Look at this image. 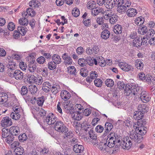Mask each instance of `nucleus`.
I'll use <instances>...</instances> for the list:
<instances>
[{
  "instance_id": "f257e3e1",
  "label": "nucleus",
  "mask_w": 155,
  "mask_h": 155,
  "mask_svg": "<svg viewBox=\"0 0 155 155\" xmlns=\"http://www.w3.org/2000/svg\"><path fill=\"white\" fill-rule=\"evenodd\" d=\"M120 136L114 132L110 133L108 135L106 140V143L101 144L103 146L100 147L101 150H105L106 147L111 148L114 146L117 143H119L124 149H129L130 148L132 144H134L128 137H126L123 138V140L120 143Z\"/></svg>"
},
{
  "instance_id": "f03ea898",
  "label": "nucleus",
  "mask_w": 155,
  "mask_h": 155,
  "mask_svg": "<svg viewBox=\"0 0 155 155\" xmlns=\"http://www.w3.org/2000/svg\"><path fill=\"white\" fill-rule=\"evenodd\" d=\"M54 128L56 131L63 133L65 139H70L73 136V134L72 132L69 131L68 127L63 122L60 120L58 121L55 124Z\"/></svg>"
},
{
  "instance_id": "7ed1b4c3",
  "label": "nucleus",
  "mask_w": 155,
  "mask_h": 155,
  "mask_svg": "<svg viewBox=\"0 0 155 155\" xmlns=\"http://www.w3.org/2000/svg\"><path fill=\"white\" fill-rule=\"evenodd\" d=\"M117 87L119 89H124L125 86V91L126 93V95L128 96L130 94L134 95H138V93L137 91V87L135 88L134 86L132 85H126L125 86V84L123 82L119 81H117Z\"/></svg>"
},
{
  "instance_id": "20e7f679",
  "label": "nucleus",
  "mask_w": 155,
  "mask_h": 155,
  "mask_svg": "<svg viewBox=\"0 0 155 155\" xmlns=\"http://www.w3.org/2000/svg\"><path fill=\"white\" fill-rule=\"evenodd\" d=\"M129 138L135 145L137 143H140L143 139L141 136L138 135L137 132L133 131L130 132Z\"/></svg>"
},
{
  "instance_id": "39448f33",
  "label": "nucleus",
  "mask_w": 155,
  "mask_h": 155,
  "mask_svg": "<svg viewBox=\"0 0 155 155\" xmlns=\"http://www.w3.org/2000/svg\"><path fill=\"white\" fill-rule=\"evenodd\" d=\"M9 75L12 78H14L16 80H21L22 79L23 74L20 70H16L13 73H10Z\"/></svg>"
},
{
  "instance_id": "423d86ee",
  "label": "nucleus",
  "mask_w": 155,
  "mask_h": 155,
  "mask_svg": "<svg viewBox=\"0 0 155 155\" xmlns=\"http://www.w3.org/2000/svg\"><path fill=\"white\" fill-rule=\"evenodd\" d=\"M46 122L48 125H51L58 121L57 117L53 114H50L46 117Z\"/></svg>"
},
{
  "instance_id": "0eeeda50",
  "label": "nucleus",
  "mask_w": 155,
  "mask_h": 155,
  "mask_svg": "<svg viewBox=\"0 0 155 155\" xmlns=\"http://www.w3.org/2000/svg\"><path fill=\"white\" fill-rule=\"evenodd\" d=\"M12 124V122L11 119L8 117L3 118L1 121V126L4 128L11 126Z\"/></svg>"
},
{
  "instance_id": "6e6552de",
  "label": "nucleus",
  "mask_w": 155,
  "mask_h": 155,
  "mask_svg": "<svg viewBox=\"0 0 155 155\" xmlns=\"http://www.w3.org/2000/svg\"><path fill=\"white\" fill-rule=\"evenodd\" d=\"M94 62L95 65H97V64H98L102 67L104 66L106 63H107L104 58L101 56H98L96 58H94Z\"/></svg>"
},
{
  "instance_id": "1a4fd4ad",
  "label": "nucleus",
  "mask_w": 155,
  "mask_h": 155,
  "mask_svg": "<svg viewBox=\"0 0 155 155\" xmlns=\"http://www.w3.org/2000/svg\"><path fill=\"white\" fill-rule=\"evenodd\" d=\"M139 95L140 99L143 102H148L150 100V98L148 93L145 91H142Z\"/></svg>"
},
{
  "instance_id": "9d476101",
  "label": "nucleus",
  "mask_w": 155,
  "mask_h": 155,
  "mask_svg": "<svg viewBox=\"0 0 155 155\" xmlns=\"http://www.w3.org/2000/svg\"><path fill=\"white\" fill-rule=\"evenodd\" d=\"M118 65L121 69L125 71H128L132 68V67L126 62H120Z\"/></svg>"
},
{
  "instance_id": "9b49d317",
  "label": "nucleus",
  "mask_w": 155,
  "mask_h": 155,
  "mask_svg": "<svg viewBox=\"0 0 155 155\" xmlns=\"http://www.w3.org/2000/svg\"><path fill=\"white\" fill-rule=\"evenodd\" d=\"M9 132L12 135L16 136L19 134L20 130L18 126H12L10 128Z\"/></svg>"
},
{
  "instance_id": "f8f14e48",
  "label": "nucleus",
  "mask_w": 155,
  "mask_h": 155,
  "mask_svg": "<svg viewBox=\"0 0 155 155\" xmlns=\"http://www.w3.org/2000/svg\"><path fill=\"white\" fill-rule=\"evenodd\" d=\"M61 96L63 100L67 101L70 99L71 97V94L66 90L62 91L61 93Z\"/></svg>"
},
{
  "instance_id": "ddd939ff",
  "label": "nucleus",
  "mask_w": 155,
  "mask_h": 155,
  "mask_svg": "<svg viewBox=\"0 0 155 155\" xmlns=\"http://www.w3.org/2000/svg\"><path fill=\"white\" fill-rule=\"evenodd\" d=\"M116 2L114 0H106L104 4L105 7L108 9H112L115 6Z\"/></svg>"
},
{
  "instance_id": "4468645a",
  "label": "nucleus",
  "mask_w": 155,
  "mask_h": 155,
  "mask_svg": "<svg viewBox=\"0 0 155 155\" xmlns=\"http://www.w3.org/2000/svg\"><path fill=\"white\" fill-rule=\"evenodd\" d=\"M63 59L64 60V63L66 64H71L72 63L73 61L71 58L68 56L67 54L64 53L63 54L62 56Z\"/></svg>"
},
{
  "instance_id": "2eb2a0df",
  "label": "nucleus",
  "mask_w": 155,
  "mask_h": 155,
  "mask_svg": "<svg viewBox=\"0 0 155 155\" xmlns=\"http://www.w3.org/2000/svg\"><path fill=\"white\" fill-rule=\"evenodd\" d=\"M104 10L100 7H95L91 10V13L92 15L95 16L97 15L99 13H103Z\"/></svg>"
},
{
  "instance_id": "dca6fc26",
  "label": "nucleus",
  "mask_w": 155,
  "mask_h": 155,
  "mask_svg": "<svg viewBox=\"0 0 155 155\" xmlns=\"http://www.w3.org/2000/svg\"><path fill=\"white\" fill-rule=\"evenodd\" d=\"M143 117V112L139 111H135L134 113V118L137 120H140Z\"/></svg>"
},
{
  "instance_id": "f3484780",
  "label": "nucleus",
  "mask_w": 155,
  "mask_h": 155,
  "mask_svg": "<svg viewBox=\"0 0 155 155\" xmlns=\"http://www.w3.org/2000/svg\"><path fill=\"white\" fill-rule=\"evenodd\" d=\"M73 150L76 153H81L84 150V147L81 145L75 144L73 147Z\"/></svg>"
},
{
  "instance_id": "a211bd4d",
  "label": "nucleus",
  "mask_w": 155,
  "mask_h": 155,
  "mask_svg": "<svg viewBox=\"0 0 155 155\" xmlns=\"http://www.w3.org/2000/svg\"><path fill=\"white\" fill-rule=\"evenodd\" d=\"M12 108L14 112L16 114H19L20 115H21L22 113L23 110L21 107L19 105L15 104L13 106Z\"/></svg>"
},
{
  "instance_id": "6ab92c4d",
  "label": "nucleus",
  "mask_w": 155,
  "mask_h": 155,
  "mask_svg": "<svg viewBox=\"0 0 155 155\" xmlns=\"http://www.w3.org/2000/svg\"><path fill=\"white\" fill-rule=\"evenodd\" d=\"M8 96L7 94L5 93H0V103H3L7 101Z\"/></svg>"
},
{
  "instance_id": "aec40b11",
  "label": "nucleus",
  "mask_w": 155,
  "mask_h": 155,
  "mask_svg": "<svg viewBox=\"0 0 155 155\" xmlns=\"http://www.w3.org/2000/svg\"><path fill=\"white\" fill-rule=\"evenodd\" d=\"M137 13L136 10L133 8H130L127 11V15L129 17H134L136 15Z\"/></svg>"
},
{
  "instance_id": "412c9836",
  "label": "nucleus",
  "mask_w": 155,
  "mask_h": 155,
  "mask_svg": "<svg viewBox=\"0 0 155 155\" xmlns=\"http://www.w3.org/2000/svg\"><path fill=\"white\" fill-rule=\"evenodd\" d=\"M88 131L89 137L92 140H94L95 141L94 144L95 145L96 143L97 144L98 143V142L96 140L97 139V136L94 134V132L93 129H92L90 128L89 130V131Z\"/></svg>"
},
{
  "instance_id": "4be33fe9",
  "label": "nucleus",
  "mask_w": 155,
  "mask_h": 155,
  "mask_svg": "<svg viewBox=\"0 0 155 155\" xmlns=\"http://www.w3.org/2000/svg\"><path fill=\"white\" fill-rule=\"evenodd\" d=\"M82 112L80 111H76L74 113H73L71 116L72 118L76 120H79L81 119L82 117V115H81Z\"/></svg>"
},
{
  "instance_id": "5701e85b",
  "label": "nucleus",
  "mask_w": 155,
  "mask_h": 155,
  "mask_svg": "<svg viewBox=\"0 0 155 155\" xmlns=\"http://www.w3.org/2000/svg\"><path fill=\"white\" fill-rule=\"evenodd\" d=\"M146 124V121L145 120H138L136 124H135V125H134V127L135 129H138V128H139V127L140 128H142L144 127V125Z\"/></svg>"
},
{
  "instance_id": "b1692460",
  "label": "nucleus",
  "mask_w": 155,
  "mask_h": 155,
  "mask_svg": "<svg viewBox=\"0 0 155 155\" xmlns=\"http://www.w3.org/2000/svg\"><path fill=\"white\" fill-rule=\"evenodd\" d=\"M110 35V32L107 29H105L102 32L101 36L102 38L106 40L109 38Z\"/></svg>"
},
{
  "instance_id": "393cba45",
  "label": "nucleus",
  "mask_w": 155,
  "mask_h": 155,
  "mask_svg": "<svg viewBox=\"0 0 155 155\" xmlns=\"http://www.w3.org/2000/svg\"><path fill=\"white\" fill-rule=\"evenodd\" d=\"M113 127V125L111 123L106 122L105 124V130L104 134L106 135L107 133L110 131Z\"/></svg>"
},
{
  "instance_id": "a878e982",
  "label": "nucleus",
  "mask_w": 155,
  "mask_h": 155,
  "mask_svg": "<svg viewBox=\"0 0 155 155\" xmlns=\"http://www.w3.org/2000/svg\"><path fill=\"white\" fill-rule=\"evenodd\" d=\"M50 89L52 93L55 94L60 91V87L59 85L55 84L53 85Z\"/></svg>"
},
{
  "instance_id": "bb28decb",
  "label": "nucleus",
  "mask_w": 155,
  "mask_h": 155,
  "mask_svg": "<svg viewBox=\"0 0 155 155\" xmlns=\"http://www.w3.org/2000/svg\"><path fill=\"white\" fill-rule=\"evenodd\" d=\"M122 28L120 25H117L114 27V31L116 34H119L122 32Z\"/></svg>"
},
{
  "instance_id": "cd10ccee",
  "label": "nucleus",
  "mask_w": 155,
  "mask_h": 155,
  "mask_svg": "<svg viewBox=\"0 0 155 155\" xmlns=\"http://www.w3.org/2000/svg\"><path fill=\"white\" fill-rule=\"evenodd\" d=\"M52 59L53 61L54 64H60L61 62V59L60 56L57 54H54Z\"/></svg>"
},
{
  "instance_id": "c85d7f7f",
  "label": "nucleus",
  "mask_w": 155,
  "mask_h": 155,
  "mask_svg": "<svg viewBox=\"0 0 155 155\" xmlns=\"http://www.w3.org/2000/svg\"><path fill=\"white\" fill-rule=\"evenodd\" d=\"M139 128L135 129L136 132L140 135H143L147 133V128L145 127H143L142 128L139 127Z\"/></svg>"
},
{
  "instance_id": "c756f323",
  "label": "nucleus",
  "mask_w": 155,
  "mask_h": 155,
  "mask_svg": "<svg viewBox=\"0 0 155 155\" xmlns=\"http://www.w3.org/2000/svg\"><path fill=\"white\" fill-rule=\"evenodd\" d=\"M135 64L137 68L141 70L143 67V64L140 59H137L135 61Z\"/></svg>"
},
{
  "instance_id": "7c9ffc66",
  "label": "nucleus",
  "mask_w": 155,
  "mask_h": 155,
  "mask_svg": "<svg viewBox=\"0 0 155 155\" xmlns=\"http://www.w3.org/2000/svg\"><path fill=\"white\" fill-rule=\"evenodd\" d=\"M35 100H36L37 101V104L39 106H42L45 101V97L44 96H42L41 97H38L36 98L35 97L34 98Z\"/></svg>"
},
{
  "instance_id": "2f4dec72",
  "label": "nucleus",
  "mask_w": 155,
  "mask_h": 155,
  "mask_svg": "<svg viewBox=\"0 0 155 155\" xmlns=\"http://www.w3.org/2000/svg\"><path fill=\"white\" fill-rule=\"evenodd\" d=\"M155 35V32L153 29H151L150 30H149L147 34L145 36L147 39H150L151 38L153 37Z\"/></svg>"
},
{
  "instance_id": "473e14b6",
  "label": "nucleus",
  "mask_w": 155,
  "mask_h": 155,
  "mask_svg": "<svg viewBox=\"0 0 155 155\" xmlns=\"http://www.w3.org/2000/svg\"><path fill=\"white\" fill-rule=\"evenodd\" d=\"M18 30L22 35H25L28 29L22 26H19L18 27Z\"/></svg>"
},
{
  "instance_id": "72a5a7b5",
  "label": "nucleus",
  "mask_w": 155,
  "mask_h": 155,
  "mask_svg": "<svg viewBox=\"0 0 155 155\" xmlns=\"http://www.w3.org/2000/svg\"><path fill=\"white\" fill-rule=\"evenodd\" d=\"M133 44L134 46L138 47L141 45L142 41L140 38H135L133 41Z\"/></svg>"
},
{
  "instance_id": "f704fd0d",
  "label": "nucleus",
  "mask_w": 155,
  "mask_h": 155,
  "mask_svg": "<svg viewBox=\"0 0 155 155\" xmlns=\"http://www.w3.org/2000/svg\"><path fill=\"white\" fill-rule=\"evenodd\" d=\"M117 7V11L119 13H123V12H124L127 9L124 4L121 5Z\"/></svg>"
},
{
  "instance_id": "c9c22d12",
  "label": "nucleus",
  "mask_w": 155,
  "mask_h": 155,
  "mask_svg": "<svg viewBox=\"0 0 155 155\" xmlns=\"http://www.w3.org/2000/svg\"><path fill=\"white\" fill-rule=\"evenodd\" d=\"M147 109L148 108L146 105L144 104H140L138 107V109L139 110V111L143 112V114L146 112Z\"/></svg>"
},
{
  "instance_id": "e433bc0d",
  "label": "nucleus",
  "mask_w": 155,
  "mask_h": 155,
  "mask_svg": "<svg viewBox=\"0 0 155 155\" xmlns=\"http://www.w3.org/2000/svg\"><path fill=\"white\" fill-rule=\"evenodd\" d=\"M144 18L140 17L137 18L135 21V24L137 25L140 26L144 22Z\"/></svg>"
},
{
  "instance_id": "4c0bfd02",
  "label": "nucleus",
  "mask_w": 155,
  "mask_h": 155,
  "mask_svg": "<svg viewBox=\"0 0 155 155\" xmlns=\"http://www.w3.org/2000/svg\"><path fill=\"white\" fill-rule=\"evenodd\" d=\"M15 151L16 155H21L24 152V150L22 147H17Z\"/></svg>"
},
{
  "instance_id": "58836bf2",
  "label": "nucleus",
  "mask_w": 155,
  "mask_h": 155,
  "mask_svg": "<svg viewBox=\"0 0 155 155\" xmlns=\"http://www.w3.org/2000/svg\"><path fill=\"white\" fill-rule=\"evenodd\" d=\"M103 13L104 15V18L106 20H108L109 18L110 19L113 14L110 11H107L106 12H104V11Z\"/></svg>"
},
{
  "instance_id": "ea45409f",
  "label": "nucleus",
  "mask_w": 155,
  "mask_h": 155,
  "mask_svg": "<svg viewBox=\"0 0 155 155\" xmlns=\"http://www.w3.org/2000/svg\"><path fill=\"white\" fill-rule=\"evenodd\" d=\"M29 90L31 94H35L38 91L37 87L35 85H31L29 87Z\"/></svg>"
},
{
  "instance_id": "a19ab883",
  "label": "nucleus",
  "mask_w": 155,
  "mask_h": 155,
  "mask_svg": "<svg viewBox=\"0 0 155 155\" xmlns=\"http://www.w3.org/2000/svg\"><path fill=\"white\" fill-rule=\"evenodd\" d=\"M106 85L109 87H112L114 84V81L111 79H107L105 81Z\"/></svg>"
},
{
  "instance_id": "79ce46f5",
  "label": "nucleus",
  "mask_w": 155,
  "mask_h": 155,
  "mask_svg": "<svg viewBox=\"0 0 155 155\" xmlns=\"http://www.w3.org/2000/svg\"><path fill=\"white\" fill-rule=\"evenodd\" d=\"M148 31L147 30V27L146 26L143 27L139 28L138 30V32L139 34L141 35H144Z\"/></svg>"
},
{
  "instance_id": "37998d69",
  "label": "nucleus",
  "mask_w": 155,
  "mask_h": 155,
  "mask_svg": "<svg viewBox=\"0 0 155 155\" xmlns=\"http://www.w3.org/2000/svg\"><path fill=\"white\" fill-rule=\"evenodd\" d=\"M29 4L30 6L35 7H38L40 5V3L38 1L35 0L30 2Z\"/></svg>"
},
{
  "instance_id": "c03bdc74",
  "label": "nucleus",
  "mask_w": 155,
  "mask_h": 155,
  "mask_svg": "<svg viewBox=\"0 0 155 155\" xmlns=\"http://www.w3.org/2000/svg\"><path fill=\"white\" fill-rule=\"evenodd\" d=\"M118 17L117 15L113 14L109 19L110 22L111 24L116 23Z\"/></svg>"
},
{
  "instance_id": "a18cd8bd",
  "label": "nucleus",
  "mask_w": 155,
  "mask_h": 155,
  "mask_svg": "<svg viewBox=\"0 0 155 155\" xmlns=\"http://www.w3.org/2000/svg\"><path fill=\"white\" fill-rule=\"evenodd\" d=\"M6 138L5 140L7 143L8 144L12 143L13 141L14 138L13 135L10 134Z\"/></svg>"
},
{
  "instance_id": "49530a36",
  "label": "nucleus",
  "mask_w": 155,
  "mask_h": 155,
  "mask_svg": "<svg viewBox=\"0 0 155 155\" xmlns=\"http://www.w3.org/2000/svg\"><path fill=\"white\" fill-rule=\"evenodd\" d=\"M96 7V5L95 2L93 1H89L87 3V7L88 9L91 10L94 8Z\"/></svg>"
},
{
  "instance_id": "de8ad7c7",
  "label": "nucleus",
  "mask_w": 155,
  "mask_h": 155,
  "mask_svg": "<svg viewBox=\"0 0 155 155\" xmlns=\"http://www.w3.org/2000/svg\"><path fill=\"white\" fill-rule=\"evenodd\" d=\"M19 22L21 25L26 26L28 24V21L25 18H21L19 20Z\"/></svg>"
},
{
  "instance_id": "09e8293b",
  "label": "nucleus",
  "mask_w": 155,
  "mask_h": 155,
  "mask_svg": "<svg viewBox=\"0 0 155 155\" xmlns=\"http://www.w3.org/2000/svg\"><path fill=\"white\" fill-rule=\"evenodd\" d=\"M10 134L8 129L3 128L2 130V136L3 138H6Z\"/></svg>"
},
{
  "instance_id": "8fccbe9b",
  "label": "nucleus",
  "mask_w": 155,
  "mask_h": 155,
  "mask_svg": "<svg viewBox=\"0 0 155 155\" xmlns=\"http://www.w3.org/2000/svg\"><path fill=\"white\" fill-rule=\"evenodd\" d=\"M36 66L33 64H30L28 65V69L31 73L34 72L36 69Z\"/></svg>"
},
{
  "instance_id": "3c124183",
  "label": "nucleus",
  "mask_w": 155,
  "mask_h": 155,
  "mask_svg": "<svg viewBox=\"0 0 155 155\" xmlns=\"http://www.w3.org/2000/svg\"><path fill=\"white\" fill-rule=\"evenodd\" d=\"M34 82L38 85L41 84L42 82V78L41 76L36 77Z\"/></svg>"
},
{
  "instance_id": "603ef678",
  "label": "nucleus",
  "mask_w": 155,
  "mask_h": 155,
  "mask_svg": "<svg viewBox=\"0 0 155 155\" xmlns=\"http://www.w3.org/2000/svg\"><path fill=\"white\" fill-rule=\"evenodd\" d=\"M10 116L13 119L17 120L20 118L21 115L19 114H16L15 112H12Z\"/></svg>"
},
{
  "instance_id": "864d4df0",
  "label": "nucleus",
  "mask_w": 155,
  "mask_h": 155,
  "mask_svg": "<svg viewBox=\"0 0 155 155\" xmlns=\"http://www.w3.org/2000/svg\"><path fill=\"white\" fill-rule=\"evenodd\" d=\"M28 90L25 86H23L21 88L20 93L23 96L26 95L28 93Z\"/></svg>"
},
{
  "instance_id": "5fc2aeb1",
  "label": "nucleus",
  "mask_w": 155,
  "mask_h": 155,
  "mask_svg": "<svg viewBox=\"0 0 155 155\" xmlns=\"http://www.w3.org/2000/svg\"><path fill=\"white\" fill-rule=\"evenodd\" d=\"M72 13L74 16L77 17L79 15L80 12L78 9L77 8H74L72 10Z\"/></svg>"
},
{
  "instance_id": "6e6d98bb",
  "label": "nucleus",
  "mask_w": 155,
  "mask_h": 155,
  "mask_svg": "<svg viewBox=\"0 0 155 155\" xmlns=\"http://www.w3.org/2000/svg\"><path fill=\"white\" fill-rule=\"evenodd\" d=\"M27 138V137L25 134H21L18 136L19 140L21 142H23L26 140Z\"/></svg>"
},
{
  "instance_id": "4d7b16f0",
  "label": "nucleus",
  "mask_w": 155,
  "mask_h": 155,
  "mask_svg": "<svg viewBox=\"0 0 155 155\" xmlns=\"http://www.w3.org/2000/svg\"><path fill=\"white\" fill-rule=\"evenodd\" d=\"M86 64H87L91 66H92L94 63V59L93 60L90 57H87L85 59Z\"/></svg>"
},
{
  "instance_id": "13d9d810",
  "label": "nucleus",
  "mask_w": 155,
  "mask_h": 155,
  "mask_svg": "<svg viewBox=\"0 0 155 155\" xmlns=\"http://www.w3.org/2000/svg\"><path fill=\"white\" fill-rule=\"evenodd\" d=\"M94 82L95 85L97 87H100L102 85V82L100 79L97 78L95 79Z\"/></svg>"
},
{
  "instance_id": "bf43d9fd",
  "label": "nucleus",
  "mask_w": 155,
  "mask_h": 155,
  "mask_svg": "<svg viewBox=\"0 0 155 155\" xmlns=\"http://www.w3.org/2000/svg\"><path fill=\"white\" fill-rule=\"evenodd\" d=\"M85 59L84 58H80L78 61V64L81 67L85 66L86 64Z\"/></svg>"
},
{
  "instance_id": "052dcab7",
  "label": "nucleus",
  "mask_w": 155,
  "mask_h": 155,
  "mask_svg": "<svg viewBox=\"0 0 155 155\" xmlns=\"http://www.w3.org/2000/svg\"><path fill=\"white\" fill-rule=\"evenodd\" d=\"M68 72L71 74H74L76 71V69L74 66H70L68 68Z\"/></svg>"
},
{
  "instance_id": "680f3d73",
  "label": "nucleus",
  "mask_w": 155,
  "mask_h": 155,
  "mask_svg": "<svg viewBox=\"0 0 155 155\" xmlns=\"http://www.w3.org/2000/svg\"><path fill=\"white\" fill-rule=\"evenodd\" d=\"M26 12L29 15L31 16H33L35 15V12L34 11L32 8H29L26 10Z\"/></svg>"
},
{
  "instance_id": "e2e57ef3",
  "label": "nucleus",
  "mask_w": 155,
  "mask_h": 155,
  "mask_svg": "<svg viewBox=\"0 0 155 155\" xmlns=\"http://www.w3.org/2000/svg\"><path fill=\"white\" fill-rule=\"evenodd\" d=\"M53 62H50L48 64V68L51 70H53L56 68V66Z\"/></svg>"
},
{
  "instance_id": "0e129e2a",
  "label": "nucleus",
  "mask_w": 155,
  "mask_h": 155,
  "mask_svg": "<svg viewBox=\"0 0 155 155\" xmlns=\"http://www.w3.org/2000/svg\"><path fill=\"white\" fill-rule=\"evenodd\" d=\"M28 79L30 83H32L35 81L36 77L34 75L29 74L28 75Z\"/></svg>"
},
{
  "instance_id": "69168bd1",
  "label": "nucleus",
  "mask_w": 155,
  "mask_h": 155,
  "mask_svg": "<svg viewBox=\"0 0 155 155\" xmlns=\"http://www.w3.org/2000/svg\"><path fill=\"white\" fill-rule=\"evenodd\" d=\"M95 131L98 133H101L104 130L103 127L101 125L97 126L95 128Z\"/></svg>"
},
{
  "instance_id": "338daca9",
  "label": "nucleus",
  "mask_w": 155,
  "mask_h": 155,
  "mask_svg": "<svg viewBox=\"0 0 155 155\" xmlns=\"http://www.w3.org/2000/svg\"><path fill=\"white\" fill-rule=\"evenodd\" d=\"M37 62L40 64H43L45 61V58L42 56H41L37 59Z\"/></svg>"
},
{
  "instance_id": "774afa93",
  "label": "nucleus",
  "mask_w": 155,
  "mask_h": 155,
  "mask_svg": "<svg viewBox=\"0 0 155 155\" xmlns=\"http://www.w3.org/2000/svg\"><path fill=\"white\" fill-rule=\"evenodd\" d=\"M15 27L14 24L12 22H10L8 25V28L10 31H13L15 29Z\"/></svg>"
}]
</instances>
